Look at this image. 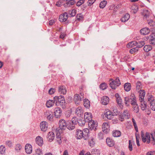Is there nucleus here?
Returning <instances> with one entry per match:
<instances>
[{
    "label": "nucleus",
    "instance_id": "1",
    "mask_svg": "<svg viewBox=\"0 0 155 155\" xmlns=\"http://www.w3.org/2000/svg\"><path fill=\"white\" fill-rule=\"evenodd\" d=\"M124 101L126 107H130L131 105L133 110L134 112L137 113L138 112L139 107L137 103L136 97L134 94H131L130 97H125Z\"/></svg>",
    "mask_w": 155,
    "mask_h": 155
},
{
    "label": "nucleus",
    "instance_id": "2",
    "mask_svg": "<svg viewBox=\"0 0 155 155\" xmlns=\"http://www.w3.org/2000/svg\"><path fill=\"white\" fill-rule=\"evenodd\" d=\"M141 137L142 142L147 144L151 143L153 145L155 144V139L153 133L141 131Z\"/></svg>",
    "mask_w": 155,
    "mask_h": 155
},
{
    "label": "nucleus",
    "instance_id": "3",
    "mask_svg": "<svg viewBox=\"0 0 155 155\" xmlns=\"http://www.w3.org/2000/svg\"><path fill=\"white\" fill-rule=\"evenodd\" d=\"M109 82L110 87L113 90H115L121 84L120 80L118 78H117L114 80L110 79L109 80Z\"/></svg>",
    "mask_w": 155,
    "mask_h": 155
},
{
    "label": "nucleus",
    "instance_id": "4",
    "mask_svg": "<svg viewBox=\"0 0 155 155\" xmlns=\"http://www.w3.org/2000/svg\"><path fill=\"white\" fill-rule=\"evenodd\" d=\"M118 114V112L117 110H113V112H112L109 109L106 110L104 112V115L105 117L109 120L112 119L113 118L114 116H116Z\"/></svg>",
    "mask_w": 155,
    "mask_h": 155
},
{
    "label": "nucleus",
    "instance_id": "5",
    "mask_svg": "<svg viewBox=\"0 0 155 155\" xmlns=\"http://www.w3.org/2000/svg\"><path fill=\"white\" fill-rule=\"evenodd\" d=\"M77 124V118L74 117L71 120L67 121V128L70 130H73L75 128V126Z\"/></svg>",
    "mask_w": 155,
    "mask_h": 155
},
{
    "label": "nucleus",
    "instance_id": "6",
    "mask_svg": "<svg viewBox=\"0 0 155 155\" xmlns=\"http://www.w3.org/2000/svg\"><path fill=\"white\" fill-rule=\"evenodd\" d=\"M54 103L56 106H61L64 102V99L62 96H55L54 97Z\"/></svg>",
    "mask_w": 155,
    "mask_h": 155
},
{
    "label": "nucleus",
    "instance_id": "7",
    "mask_svg": "<svg viewBox=\"0 0 155 155\" xmlns=\"http://www.w3.org/2000/svg\"><path fill=\"white\" fill-rule=\"evenodd\" d=\"M115 97L119 108L121 109H123L124 108L123 103L122 100L120 95L118 93H116L115 94Z\"/></svg>",
    "mask_w": 155,
    "mask_h": 155
},
{
    "label": "nucleus",
    "instance_id": "8",
    "mask_svg": "<svg viewBox=\"0 0 155 155\" xmlns=\"http://www.w3.org/2000/svg\"><path fill=\"white\" fill-rule=\"evenodd\" d=\"M129 114L127 111L125 110L123 113L120 114L118 116V119L120 121H123L124 120L125 118H129Z\"/></svg>",
    "mask_w": 155,
    "mask_h": 155
},
{
    "label": "nucleus",
    "instance_id": "9",
    "mask_svg": "<svg viewBox=\"0 0 155 155\" xmlns=\"http://www.w3.org/2000/svg\"><path fill=\"white\" fill-rule=\"evenodd\" d=\"M88 125L90 129L95 130L97 126V123L96 121L91 120L89 122Z\"/></svg>",
    "mask_w": 155,
    "mask_h": 155
},
{
    "label": "nucleus",
    "instance_id": "10",
    "mask_svg": "<svg viewBox=\"0 0 155 155\" xmlns=\"http://www.w3.org/2000/svg\"><path fill=\"white\" fill-rule=\"evenodd\" d=\"M110 101L109 97L106 96H104L101 98L100 103L104 105H106L108 104Z\"/></svg>",
    "mask_w": 155,
    "mask_h": 155
},
{
    "label": "nucleus",
    "instance_id": "11",
    "mask_svg": "<svg viewBox=\"0 0 155 155\" xmlns=\"http://www.w3.org/2000/svg\"><path fill=\"white\" fill-rule=\"evenodd\" d=\"M59 128L62 130L66 129L67 127V121L66 122L64 120H60L59 121Z\"/></svg>",
    "mask_w": 155,
    "mask_h": 155
},
{
    "label": "nucleus",
    "instance_id": "12",
    "mask_svg": "<svg viewBox=\"0 0 155 155\" xmlns=\"http://www.w3.org/2000/svg\"><path fill=\"white\" fill-rule=\"evenodd\" d=\"M103 131L105 133L108 132L110 130V125L108 122L104 123L102 126Z\"/></svg>",
    "mask_w": 155,
    "mask_h": 155
},
{
    "label": "nucleus",
    "instance_id": "13",
    "mask_svg": "<svg viewBox=\"0 0 155 155\" xmlns=\"http://www.w3.org/2000/svg\"><path fill=\"white\" fill-rule=\"evenodd\" d=\"M48 124L46 121L41 122L40 125L41 130L43 132H45L48 129Z\"/></svg>",
    "mask_w": 155,
    "mask_h": 155
},
{
    "label": "nucleus",
    "instance_id": "14",
    "mask_svg": "<svg viewBox=\"0 0 155 155\" xmlns=\"http://www.w3.org/2000/svg\"><path fill=\"white\" fill-rule=\"evenodd\" d=\"M150 104V106L151 109L155 110V99L152 96L150 97L148 99Z\"/></svg>",
    "mask_w": 155,
    "mask_h": 155
},
{
    "label": "nucleus",
    "instance_id": "15",
    "mask_svg": "<svg viewBox=\"0 0 155 155\" xmlns=\"http://www.w3.org/2000/svg\"><path fill=\"white\" fill-rule=\"evenodd\" d=\"M35 141L36 143L40 146H42L44 143L43 139L40 136H38L36 137Z\"/></svg>",
    "mask_w": 155,
    "mask_h": 155
},
{
    "label": "nucleus",
    "instance_id": "16",
    "mask_svg": "<svg viewBox=\"0 0 155 155\" xmlns=\"http://www.w3.org/2000/svg\"><path fill=\"white\" fill-rule=\"evenodd\" d=\"M55 136L54 133L52 131L49 132L47 135V138L48 141L52 142L54 139Z\"/></svg>",
    "mask_w": 155,
    "mask_h": 155
},
{
    "label": "nucleus",
    "instance_id": "17",
    "mask_svg": "<svg viewBox=\"0 0 155 155\" xmlns=\"http://www.w3.org/2000/svg\"><path fill=\"white\" fill-rule=\"evenodd\" d=\"M83 97H81L79 94H76L74 97V101L75 103L77 104H79L82 101Z\"/></svg>",
    "mask_w": 155,
    "mask_h": 155
},
{
    "label": "nucleus",
    "instance_id": "18",
    "mask_svg": "<svg viewBox=\"0 0 155 155\" xmlns=\"http://www.w3.org/2000/svg\"><path fill=\"white\" fill-rule=\"evenodd\" d=\"M54 114L56 118L60 117L62 114V111L60 108L57 107L55 108Z\"/></svg>",
    "mask_w": 155,
    "mask_h": 155
},
{
    "label": "nucleus",
    "instance_id": "19",
    "mask_svg": "<svg viewBox=\"0 0 155 155\" xmlns=\"http://www.w3.org/2000/svg\"><path fill=\"white\" fill-rule=\"evenodd\" d=\"M66 2L64 5L65 7H68L71 6V5H74L75 3L74 0H63Z\"/></svg>",
    "mask_w": 155,
    "mask_h": 155
},
{
    "label": "nucleus",
    "instance_id": "20",
    "mask_svg": "<svg viewBox=\"0 0 155 155\" xmlns=\"http://www.w3.org/2000/svg\"><path fill=\"white\" fill-rule=\"evenodd\" d=\"M86 120L84 118H83L82 116L79 117L78 119L77 118V123L81 126L84 125L86 123Z\"/></svg>",
    "mask_w": 155,
    "mask_h": 155
},
{
    "label": "nucleus",
    "instance_id": "21",
    "mask_svg": "<svg viewBox=\"0 0 155 155\" xmlns=\"http://www.w3.org/2000/svg\"><path fill=\"white\" fill-rule=\"evenodd\" d=\"M25 150L26 152L28 154H31L32 151V147L29 144H27L25 146Z\"/></svg>",
    "mask_w": 155,
    "mask_h": 155
},
{
    "label": "nucleus",
    "instance_id": "22",
    "mask_svg": "<svg viewBox=\"0 0 155 155\" xmlns=\"http://www.w3.org/2000/svg\"><path fill=\"white\" fill-rule=\"evenodd\" d=\"M75 113L79 117L83 116V110L81 107H79L76 110Z\"/></svg>",
    "mask_w": 155,
    "mask_h": 155
},
{
    "label": "nucleus",
    "instance_id": "23",
    "mask_svg": "<svg viewBox=\"0 0 155 155\" xmlns=\"http://www.w3.org/2000/svg\"><path fill=\"white\" fill-rule=\"evenodd\" d=\"M92 114L89 112H85L84 114V118L86 120H89L92 118Z\"/></svg>",
    "mask_w": 155,
    "mask_h": 155
},
{
    "label": "nucleus",
    "instance_id": "24",
    "mask_svg": "<svg viewBox=\"0 0 155 155\" xmlns=\"http://www.w3.org/2000/svg\"><path fill=\"white\" fill-rule=\"evenodd\" d=\"M124 88L125 91L126 92L129 91L131 88V84L128 82L125 83L124 85Z\"/></svg>",
    "mask_w": 155,
    "mask_h": 155
},
{
    "label": "nucleus",
    "instance_id": "25",
    "mask_svg": "<svg viewBox=\"0 0 155 155\" xmlns=\"http://www.w3.org/2000/svg\"><path fill=\"white\" fill-rule=\"evenodd\" d=\"M134 144V142L133 140H130L129 141L128 148L130 151H132L133 150V147Z\"/></svg>",
    "mask_w": 155,
    "mask_h": 155
},
{
    "label": "nucleus",
    "instance_id": "26",
    "mask_svg": "<svg viewBox=\"0 0 155 155\" xmlns=\"http://www.w3.org/2000/svg\"><path fill=\"white\" fill-rule=\"evenodd\" d=\"M139 10V7L138 6L136 5H134L132 6L130 12L132 14H135Z\"/></svg>",
    "mask_w": 155,
    "mask_h": 155
},
{
    "label": "nucleus",
    "instance_id": "27",
    "mask_svg": "<svg viewBox=\"0 0 155 155\" xmlns=\"http://www.w3.org/2000/svg\"><path fill=\"white\" fill-rule=\"evenodd\" d=\"M140 107L142 110H145L147 108L148 105L145 101L143 100L140 101Z\"/></svg>",
    "mask_w": 155,
    "mask_h": 155
},
{
    "label": "nucleus",
    "instance_id": "28",
    "mask_svg": "<svg viewBox=\"0 0 155 155\" xmlns=\"http://www.w3.org/2000/svg\"><path fill=\"white\" fill-rule=\"evenodd\" d=\"M150 30L147 28H145L141 29L140 32L141 35H146L148 34L150 32Z\"/></svg>",
    "mask_w": 155,
    "mask_h": 155
},
{
    "label": "nucleus",
    "instance_id": "29",
    "mask_svg": "<svg viewBox=\"0 0 155 155\" xmlns=\"http://www.w3.org/2000/svg\"><path fill=\"white\" fill-rule=\"evenodd\" d=\"M68 18V15L66 13L62 14L60 15L59 18L60 21L62 22H64Z\"/></svg>",
    "mask_w": 155,
    "mask_h": 155
},
{
    "label": "nucleus",
    "instance_id": "30",
    "mask_svg": "<svg viewBox=\"0 0 155 155\" xmlns=\"http://www.w3.org/2000/svg\"><path fill=\"white\" fill-rule=\"evenodd\" d=\"M83 132L82 136L83 138H84L85 139H87L89 136V130L87 129H84L83 131H82Z\"/></svg>",
    "mask_w": 155,
    "mask_h": 155
},
{
    "label": "nucleus",
    "instance_id": "31",
    "mask_svg": "<svg viewBox=\"0 0 155 155\" xmlns=\"http://www.w3.org/2000/svg\"><path fill=\"white\" fill-rule=\"evenodd\" d=\"M45 116L48 119L51 120L53 118V115L52 112L51 111H47L45 114Z\"/></svg>",
    "mask_w": 155,
    "mask_h": 155
},
{
    "label": "nucleus",
    "instance_id": "32",
    "mask_svg": "<svg viewBox=\"0 0 155 155\" xmlns=\"http://www.w3.org/2000/svg\"><path fill=\"white\" fill-rule=\"evenodd\" d=\"M83 105L84 107L87 109H89L90 106L89 101L87 99H84L83 100Z\"/></svg>",
    "mask_w": 155,
    "mask_h": 155
},
{
    "label": "nucleus",
    "instance_id": "33",
    "mask_svg": "<svg viewBox=\"0 0 155 155\" xmlns=\"http://www.w3.org/2000/svg\"><path fill=\"white\" fill-rule=\"evenodd\" d=\"M130 18V15L129 13L125 14L121 18V21L122 22H125L128 20Z\"/></svg>",
    "mask_w": 155,
    "mask_h": 155
},
{
    "label": "nucleus",
    "instance_id": "34",
    "mask_svg": "<svg viewBox=\"0 0 155 155\" xmlns=\"http://www.w3.org/2000/svg\"><path fill=\"white\" fill-rule=\"evenodd\" d=\"M145 94V91L143 90H140L139 91V97L140 101L143 100Z\"/></svg>",
    "mask_w": 155,
    "mask_h": 155
},
{
    "label": "nucleus",
    "instance_id": "35",
    "mask_svg": "<svg viewBox=\"0 0 155 155\" xmlns=\"http://www.w3.org/2000/svg\"><path fill=\"white\" fill-rule=\"evenodd\" d=\"M54 100H49L47 101L46 103V106L47 107H52L54 104Z\"/></svg>",
    "mask_w": 155,
    "mask_h": 155
},
{
    "label": "nucleus",
    "instance_id": "36",
    "mask_svg": "<svg viewBox=\"0 0 155 155\" xmlns=\"http://www.w3.org/2000/svg\"><path fill=\"white\" fill-rule=\"evenodd\" d=\"M6 147L5 145H1L0 146V154L5 155L6 152Z\"/></svg>",
    "mask_w": 155,
    "mask_h": 155
},
{
    "label": "nucleus",
    "instance_id": "37",
    "mask_svg": "<svg viewBox=\"0 0 155 155\" xmlns=\"http://www.w3.org/2000/svg\"><path fill=\"white\" fill-rule=\"evenodd\" d=\"M106 142L108 146L110 147H112L114 145V140L110 138L107 139Z\"/></svg>",
    "mask_w": 155,
    "mask_h": 155
},
{
    "label": "nucleus",
    "instance_id": "38",
    "mask_svg": "<svg viewBox=\"0 0 155 155\" xmlns=\"http://www.w3.org/2000/svg\"><path fill=\"white\" fill-rule=\"evenodd\" d=\"M82 133L81 130H77L76 133V137L78 139H80L83 138Z\"/></svg>",
    "mask_w": 155,
    "mask_h": 155
},
{
    "label": "nucleus",
    "instance_id": "39",
    "mask_svg": "<svg viewBox=\"0 0 155 155\" xmlns=\"http://www.w3.org/2000/svg\"><path fill=\"white\" fill-rule=\"evenodd\" d=\"M137 44L136 41H134L128 43L127 45V47L128 48H130L136 46Z\"/></svg>",
    "mask_w": 155,
    "mask_h": 155
},
{
    "label": "nucleus",
    "instance_id": "40",
    "mask_svg": "<svg viewBox=\"0 0 155 155\" xmlns=\"http://www.w3.org/2000/svg\"><path fill=\"white\" fill-rule=\"evenodd\" d=\"M59 91L63 94H65L67 92V89L65 87L61 86L59 88Z\"/></svg>",
    "mask_w": 155,
    "mask_h": 155
},
{
    "label": "nucleus",
    "instance_id": "41",
    "mask_svg": "<svg viewBox=\"0 0 155 155\" xmlns=\"http://www.w3.org/2000/svg\"><path fill=\"white\" fill-rule=\"evenodd\" d=\"M108 87L107 84L105 82L102 83L99 85L100 89L102 90L106 89Z\"/></svg>",
    "mask_w": 155,
    "mask_h": 155
},
{
    "label": "nucleus",
    "instance_id": "42",
    "mask_svg": "<svg viewBox=\"0 0 155 155\" xmlns=\"http://www.w3.org/2000/svg\"><path fill=\"white\" fill-rule=\"evenodd\" d=\"M95 144V141L93 138L90 139L89 140V145L91 147H94Z\"/></svg>",
    "mask_w": 155,
    "mask_h": 155
},
{
    "label": "nucleus",
    "instance_id": "43",
    "mask_svg": "<svg viewBox=\"0 0 155 155\" xmlns=\"http://www.w3.org/2000/svg\"><path fill=\"white\" fill-rule=\"evenodd\" d=\"M152 49V47L150 45H146L144 47L143 50L144 51L148 52Z\"/></svg>",
    "mask_w": 155,
    "mask_h": 155
},
{
    "label": "nucleus",
    "instance_id": "44",
    "mask_svg": "<svg viewBox=\"0 0 155 155\" xmlns=\"http://www.w3.org/2000/svg\"><path fill=\"white\" fill-rule=\"evenodd\" d=\"M121 134V132L120 131L115 130L113 131V135L114 137H118L120 136Z\"/></svg>",
    "mask_w": 155,
    "mask_h": 155
},
{
    "label": "nucleus",
    "instance_id": "45",
    "mask_svg": "<svg viewBox=\"0 0 155 155\" xmlns=\"http://www.w3.org/2000/svg\"><path fill=\"white\" fill-rule=\"evenodd\" d=\"M107 4V2L104 0L101 1L99 5V7L101 8H103L105 7Z\"/></svg>",
    "mask_w": 155,
    "mask_h": 155
},
{
    "label": "nucleus",
    "instance_id": "46",
    "mask_svg": "<svg viewBox=\"0 0 155 155\" xmlns=\"http://www.w3.org/2000/svg\"><path fill=\"white\" fill-rule=\"evenodd\" d=\"M43 154L41 149L38 148L35 150V155H42Z\"/></svg>",
    "mask_w": 155,
    "mask_h": 155
},
{
    "label": "nucleus",
    "instance_id": "47",
    "mask_svg": "<svg viewBox=\"0 0 155 155\" xmlns=\"http://www.w3.org/2000/svg\"><path fill=\"white\" fill-rule=\"evenodd\" d=\"M55 140L59 144H60L61 143V137L59 134H57Z\"/></svg>",
    "mask_w": 155,
    "mask_h": 155
},
{
    "label": "nucleus",
    "instance_id": "48",
    "mask_svg": "<svg viewBox=\"0 0 155 155\" xmlns=\"http://www.w3.org/2000/svg\"><path fill=\"white\" fill-rule=\"evenodd\" d=\"M149 12L147 10H144L143 12L142 13V15L143 16L144 18H146L149 15Z\"/></svg>",
    "mask_w": 155,
    "mask_h": 155
},
{
    "label": "nucleus",
    "instance_id": "49",
    "mask_svg": "<svg viewBox=\"0 0 155 155\" xmlns=\"http://www.w3.org/2000/svg\"><path fill=\"white\" fill-rule=\"evenodd\" d=\"M5 144L9 147H11L13 146L12 142L10 140H8L6 141Z\"/></svg>",
    "mask_w": 155,
    "mask_h": 155
},
{
    "label": "nucleus",
    "instance_id": "50",
    "mask_svg": "<svg viewBox=\"0 0 155 155\" xmlns=\"http://www.w3.org/2000/svg\"><path fill=\"white\" fill-rule=\"evenodd\" d=\"M96 0H88L87 2V4L88 6H92L95 2Z\"/></svg>",
    "mask_w": 155,
    "mask_h": 155
},
{
    "label": "nucleus",
    "instance_id": "51",
    "mask_svg": "<svg viewBox=\"0 0 155 155\" xmlns=\"http://www.w3.org/2000/svg\"><path fill=\"white\" fill-rule=\"evenodd\" d=\"M138 51V48H135L130 50L129 52L131 54H133L137 53Z\"/></svg>",
    "mask_w": 155,
    "mask_h": 155
},
{
    "label": "nucleus",
    "instance_id": "52",
    "mask_svg": "<svg viewBox=\"0 0 155 155\" xmlns=\"http://www.w3.org/2000/svg\"><path fill=\"white\" fill-rule=\"evenodd\" d=\"M22 148V146L21 145L19 144H17L15 146V150H16L19 151L21 150Z\"/></svg>",
    "mask_w": 155,
    "mask_h": 155
},
{
    "label": "nucleus",
    "instance_id": "53",
    "mask_svg": "<svg viewBox=\"0 0 155 155\" xmlns=\"http://www.w3.org/2000/svg\"><path fill=\"white\" fill-rule=\"evenodd\" d=\"M83 19V15L81 14H78L77 16V20L79 21H82Z\"/></svg>",
    "mask_w": 155,
    "mask_h": 155
},
{
    "label": "nucleus",
    "instance_id": "54",
    "mask_svg": "<svg viewBox=\"0 0 155 155\" xmlns=\"http://www.w3.org/2000/svg\"><path fill=\"white\" fill-rule=\"evenodd\" d=\"M71 111H72V110H71V109H69L66 112V113H65L66 116L68 117H69L71 114Z\"/></svg>",
    "mask_w": 155,
    "mask_h": 155
},
{
    "label": "nucleus",
    "instance_id": "55",
    "mask_svg": "<svg viewBox=\"0 0 155 155\" xmlns=\"http://www.w3.org/2000/svg\"><path fill=\"white\" fill-rule=\"evenodd\" d=\"M84 3V1L83 0H80L76 3V5L78 6H80Z\"/></svg>",
    "mask_w": 155,
    "mask_h": 155
},
{
    "label": "nucleus",
    "instance_id": "56",
    "mask_svg": "<svg viewBox=\"0 0 155 155\" xmlns=\"http://www.w3.org/2000/svg\"><path fill=\"white\" fill-rule=\"evenodd\" d=\"M55 91V90L53 88H51L48 91V93L50 94H54Z\"/></svg>",
    "mask_w": 155,
    "mask_h": 155
},
{
    "label": "nucleus",
    "instance_id": "57",
    "mask_svg": "<svg viewBox=\"0 0 155 155\" xmlns=\"http://www.w3.org/2000/svg\"><path fill=\"white\" fill-rule=\"evenodd\" d=\"M155 154V151H151L148 152L146 153V155H153Z\"/></svg>",
    "mask_w": 155,
    "mask_h": 155
},
{
    "label": "nucleus",
    "instance_id": "58",
    "mask_svg": "<svg viewBox=\"0 0 155 155\" xmlns=\"http://www.w3.org/2000/svg\"><path fill=\"white\" fill-rule=\"evenodd\" d=\"M56 21L55 19H52L50 20L49 21V25H52L54 24Z\"/></svg>",
    "mask_w": 155,
    "mask_h": 155
},
{
    "label": "nucleus",
    "instance_id": "59",
    "mask_svg": "<svg viewBox=\"0 0 155 155\" xmlns=\"http://www.w3.org/2000/svg\"><path fill=\"white\" fill-rule=\"evenodd\" d=\"M132 121H133L134 128H135V129L136 130V131H137V130H138V129H137V125L136 123V122L135 121V120L134 119H132Z\"/></svg>",
    "mask_w": 155,
    "mask_h": 155
},
{
    "label": "nucleus",
    "instance_id": "60",
    "mask_svg": "<svg viewBox=\"0 0 155 155\" xmlns=\"http://www.w3.org/2000/svg\"><path fill=\"white\" fill-rule=\"evenodd\" d=\"M76 14V10L75 9H74L72 10V11L70 14V15L71 16H74Z\"/></svg>",
    "mask_w": 155,
    "mask_h": 155
},
{
    "label": "nucleus",
    "instance_id": "61",
    "mask_svg": "<svg viewBox=\"0 0 155 155\" xmlns=\"http://www.w3.org/2000/svg\"><path fill=\"white\" fill-rule=\"evenodd\" d=\"M139 137H137V135H136V143L137 145L138 146H140V144L139 141Z\"/></svg>",
    "mask_w": 155,
    "mask_h": 155
},
{
    "label": "nucleus",
    "instance_id": "62",
    "mask_svg": "<svg viewBox=\"0 0 155 155\" xmlns=\"http://www.w3.org/2000/svg\"><path fill=\"white\" fill-rule=\"evenodd\" d=\"M145 44L144 42L143 41H142L139 42L138 46L140 47H142Z\"/></svg>",
    "mask_w": 155,
    "mask_h": 155
},
{
    "label": "nucleus",
    "instance_id": "63",
    "mask_svg": "<svg viewBox=\"0 0 155 155\" xmlns=\"http://www.w3.org/2000/svg\"><path fill=\"white\" fill-rule=\"evenodd\" d=\"M112 122L114 124H116L118 123V120L117 119H114L112 120Z\"/></svg>",
    "mask_w": 155,
    "mask_h": 155
},
{
    "label": "nucleus",
    "instance_id": "64",
    "mask_svg": "<svg viewBox=\"0 0 155 155\" xmlns=\"http://www.w3.org/2000/svg\"><path fill=\"white\" fill-rule=\"evenodd\" d=\"M66 36V34L64 33H62L60 35V38H61L63 39Z\"/></svg>",
    "mask_w": 155,
    "mask_h": 155
}]
</instances>
